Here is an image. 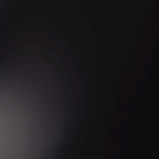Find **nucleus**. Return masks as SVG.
Returning a JSON list of instances; mask_svg holds the SVG:
<instances>
[{
	"mask_svg": "<svg viewBox=\"0 0 159 159\" xmlns=\"http://www.w3.org/2000/svg\"><path fill=\"white\" fill-rule=\"evenodd\" d=\"M70 22H71L72 21V20H70Z\"/></svg>",
	"mask_w": 159,
	"mask_h": 159,
	"instance_id": "obj_3",
	"label": "nucleus"
},
{
	"mask_svg": "<svg viewBox=\"0 0 159 159\" xmlns=\"http://www.w3.org/2000/svg\"><path fill=\"white\" fill-rule=\"evenodd\" d=\"M101 30H159V29H101Z\"/></svg>",
	"mask_w": 159,
	"mask_h": 159,
	"instance_id": "obj_1",
	"label": "nucleus"
},
{
	"mask_svg": "<svg viewBox=\"0 0 159 159\" xmlns=\"http://www.w3.org/2000/svg\"><path fill=\"white\" fill-rule=\"evenodd\" d=\"M0 31H4L0 30Z\"/></svg>",
	"mask_w": 159,
	"mask_h": 159,
	"instance_id": "obj_2",
	"label": "nucleus"
}]
</instances>
